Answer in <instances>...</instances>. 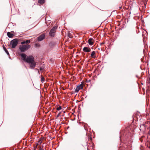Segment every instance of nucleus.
<instances>
[{
  "instance_id": "f257e3e1",
  "label": "nucleus",
  "mask_w": 150,
  "mask_h": 150,
  "mask_svg": "<svg viewBox=\"0 0 150 150\" xmlns=\"http://www.w3.org/2000/svg\"><path fill=\"white\" fill-rule=\"evenodd\" d=\"M21 56V59L28 63L30 68L31 69H34L36 65L38 63V62L35 61L34 57L32 55L28 56L25 54L23 53Z\"/></svg>"
},
{
  "instance_id": "f03ea898",
  "label": "nucleus",
  "mask_w": 150,
  "mask_h": 150,
  "mask_svg": "<svg viewBox=\"0 0 150 150\" xmlns=\"http://www.w3.org/2000/svg\"><path fill=\"white\" fill-rule=\"evenodd\" d=\"M30 47V45H22L20 47V49L22 52H24Z\"/></svg>"
},
{
  "instance_id": "7ed1b4c3",
  "label": "nucleus",
  "mask_w": 150,
  "mask_h": 150,
  "mask_svg": "<svg viewBox=\"0 0 150 150\" xmlns=\"http://www.w3.org/2000/svg\"><path fill=\"white\" fill-rule=\"evenodd\" d=\"M18 43V41L17 39H14L10 42V45H11V47L14 48L17 46Z\"/></svg>"
},
{
  "instance_id": "20e7f679",
  "label": "nucleus",
  "mask_w": 150,
  "mask_h": 150,
  "mask_svg": "<svg viewBox=\"0 0 150 150\" xmlns=\"http://www.w3.org/2000/svg\"><path fill=\"white\" fill-rule=\"evenodd\" d=\"M57 28V26L53 27L50 30L49 34L51 36H54V33L56 32V30Z\"/></svg>"
},
{
  "instance_id": "39448f33",
  "label": "nucleus",
  "mask_w": 150,
  "mask_h": 150,
  "mask_svg": "<svg viewBox=\"0 0 150 150\" xmlns=\"http://www.w3.org/2000/svg\"><path fill=\"white\" fill-rule=\"evenodd\" d=\"M83 85L82 84H81L79 85L76 88L75 92L76 93H78L80 89H83Z\"/></svg>"
},
{
  "instance_id": "423d86ee",
  "label": "nucleus",
  "mask_w": 150,
  "mask_h": 150,
  "mask_svg": "<svg viewBox=\"0 0 150 150\" xmlns=\"http://www.w3.org/2000/svg\"><path fill=\"white\" fill-rule=\"evenodd\" d=\"M45 37V35L44 34H42L38 38V41H41Z\"/></svg>"
},
{
  "instance_id": "0eeeda50",
  "label": "nucleus",
  "mask_w": 150,
  "mask_h": 150,
  "mask_svg": "<svg viewBox=\"0 0 150 150\" xmlns=\"http://www.w3.org/2000/svg\"><path fill=\"white\" fill-rule=\"evenodd\" d=\"M88 43L90 45H93L95 41L94 40L93 38H90L88 39Z\"/></svg>"
},
{
  "instance_id": "6e6552de",
  "label": "nucleus",
  "mask_w": 150,
  "mask_h": 150,
  "mask_svg": "<svg viewBox=\"0 0 150 150\" xmlns=\"http://www.w3.org/2000/svg\"><path fill=\"white\" fill-rule=\"evenodd\" d=\"M91 49L88 47H85L83 49V51L86 52H89L91 51Z\"/></svg>"
},
{
  "instance_id": "1a4fd4ad",
  "label": "nucleus",
  "mask_w": 150,
  "mask_h": 150,
  "mask_svg": "<svg viewBox=\"0 0 150 150\" xmlns=\"http://www.w3.org/2000/svg\"><path fill=\"white\" fill-rule=\"evenodd\" d=\"M91 57L93 58H96V53L95 51H93L91 52Z\"/></svg>"
},
{
  "instance_id": "9d476101",
  "label": "nucleus",
  "mask_w": 150,
  "mask_h": 150,
  "mask_svg": "<svg viewBox=\"0 0 150 150\" xmlns=\"http://www.w3.org/2000/svg\"><path fill=\"white\" fill-rule=\"evenodd\" d=\"M7 35L8 37L10 38H12L14 35L13 34L10 32H8L7 33Z\"/></svg>"
},
{
  "instance_id": "9b49d317",
  "label": "nucleus",
  "mask_w": 150,
  "mask_h": 150,
  "mask_svg": "<svg viewBox=\"0 0 150 150\" xmlns=\"http://www.w3.org/2000/svg\"><path fill=\"white\" fill-rule=\"evenodd\" d=\"M56 43L55 42H51L49 44V46L50 47H52L55 45Z\"/></svg>"
},
{
  "instance_id": "f8f14e48",
  "label": "nucleus",
  "mask_w": 150,
  "mask_h": 150,
  "mask_svg": "<svg viewBox=\"0 0 150 150\" xmlns=\"http://www.w3.org/2000/svg\"><path fill=\"white\" fill-rule=\"evenodd\" d=\"M45 0H38V2L39 3L42 4L45 3Z\"/></svg>"
},
{
  "instance_id": "ddd939ff",
  "label": "nucleus",
  "mask_w": 150,
  "mask_h": 150,
  "mask_svg": "<svg viewBox=\"0 0 150 150\" xmlns=\"http://www.w3.org/2000/svg\"><path fill=\"white\" fill-rule=\"evenodd\" d=\"M42 142V140L41 139H40L39 140L37 144L38 145H40L41 144Z\"/></svg>"
},
{
  "instance_id": "4468645a",
  "label": "nucleus",
  "mask_w": 150,
  "mask_h": 150,
  "mask_svg": "<svg viewBox=\"0 0 150 150\" xmlns=\"http://www.w3.org/2000/svg\"><path fill=\"white\" fill-rule=\"evenodd\" d=\"M62 109V107L60 106H58L57 108V110H59Z\"/></svg>"
},
{
  "instance_id": "2eb2a0df",
  "label": "nucleus",
  "mask_w": 150,
  "mask_h": 150,
  "mask_svg": "<svg viewBox=\"0 0 150 150\" xmlns=\"http://www.w3.org/2000/svg\"><path fill=\"white\" fill-rule=\"evenodd\" d=\"M30 40H27L25 41V44H27L28 43H30Z\"/></svg>"
},
{
  "instance_id": "dca6fc26",
  "label": "nucleus",
  "mask_w": 150,
  "mask_h": 150,
  "mask_svg": "<svg viewBox=\"0 0 150 150\" xmlns=\"http://www.w3.org/2000/svg\"><path fill=\"white\" fill-rule=\"evenodd\" d=\"M44 80H45V79L43 77H42L41 78V81L42 82H43L44 81Z\"/></svg>"
},
{
  "instance_id": "f3484780",
  "label": "nucleus",
  "mask_w": 150,
  "mask_h": 150,
  "mask_svg": "<svg viewBox=\"0 0 150 150\" xmlns=\"http://www.w3.org/2000/svg\"><path fill=\"white\" fill-rule=\"evenodd\" d=\"M25 41H23V42H21V44L22 45H23V44H25Z\"/></svg>"
},
{
  "instance_id": "a211bd4d",
  "label": "nucleus",
  "mask_w": 150,
  "mask_h": 150,
  "mask_svg": "<svg viewBox=\"0 0 150 150\" xmlns=\"http://www.w3.org/2000/svg\"><path fill=\"white\" fill-rule=\"evenodd\" d=\"M124 148H125V150H127V146L126 145V146H124Z\"/></svg>"
},
{
  "instance_id": "6ab92c4d",
  "label": "nucleus",
  "mask_w": 150,
  "mask_h": 150,
  "mask_svg": "<svg viewBox=\"0 0 150 150\" xmlns=\"http://www.w3.org/2000/svg\"><path fill=\"white\" fill-rule=\"evenodd\" d=\"M5 52L8 54V55L9 54L7 50H6L5 51Z\"/></svg>"
},
{
  "instance_id": "aec40b11",
  "label": "nucleus",
  "mask_w": 150,
  "mask_h": 150,
  "mask_svg": "<svg viewBox=\"0 0 150 150\" xmlns=\"http://www.w3.org/2000/svg\"><path fill=\"white\" fill-rule=\"evenodd\" d=\"M40 69L41 71H42L43 70V69L42 67H40Z\"/></svg>"
},
{
  "instance_id": "412c9836",
  "label": "nucleus",
  "mask_w": 150,
  "mask_h": 150,
  "mask_svg": "<svg viewBox=\"0 0 150 150\" xmlns=\"http://www.w3.org/2000/svg\"><path fill=\"white\" fill-rule=\"evenodd\" d=\"M3 48L5 51L6 50H7L6 48L5 47H3Z\"/></svg>"
},
{
  "instance_id": "4be33fe9",
  "label": "nucleus",
  "mask_w": 150,
  "mask_h": 150,
  "mask_svg": "<svg viewBox=\"0 0 150 150\" xmlns=\"http://www.w3.org/2000/svg\"><path fill=\"white\" fill-rule=\"evenodd\" d=\"M59 115H57V117H58L59 116Z\"/></svg>"
},
{
  "instance_id": "5701e85b",
  "label": "nucleus",
  "mask_w": 150,
  "mask_h": 150,
  "mask_svg": "<svg viewBox=\"0 0 150 150\" xmlns=\"http://www.w3.org/2000/svg\"><path fill=\"white\" fill-rule=\"evenodd\" d=\"M130 146H129L128 148H129Z\"/></svg>"
}]
</instances>
